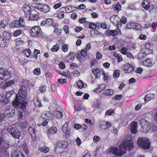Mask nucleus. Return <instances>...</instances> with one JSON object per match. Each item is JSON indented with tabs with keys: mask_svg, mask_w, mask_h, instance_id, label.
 I'll use <instances>...</instances> for the list:
<instances>
[{
	"mask_svg": "<svg viewBox=\"0 0 157 157\" xmlns=\"http://www.w3.org/2000/svg\"><path fill=\"white\" fill-rule=\"evenodd\" d=\"M132 140L124 139L120 145L119 149L116 147H111L110 151L115 155L121 156L125 153L126 150H131L134 147Z\"/></svg>",
	"mask_w": 157,
	"mask_h": 157,
	"instance_id": "f257e3e1",
	"label": "nucleus"
},
{
	"mask_svg": "<svg viewBox=\"0 0 157 157\" xmlns=\"http://www.w3.org/2000/svg\"><path fill=\"white\" fill-rule=\"evenodd\" d=\"M68 145V142L66 141H60L58 142L55 152L58 154L62 153L64 150L67 147Z\"/></svg>",
	"mask_w": 157,
	"mask_h": 157,
	"instance_id": "f03ea898",
	"label": "nucleus"
},
{
	"mask_svg": "<svg viewBox=\"0 0 157 157\" xmlns=\"http://www.w3.org/2000/svg\"><path fill=\"white\" fill-rule=\"evenodd\" d=\"M137 144L144 149H148L150 147V143L147 138H139L137 141Z\"/></svg>",
	"mask_w": 157,
	"mask_h": 157,
	"instance_id": "7ed1b4c3",
	"label": "nucleus"
},
{
	"mask_svg": "<svg viewBox=\"0 0 157 157\" xmlns=\"http://www.w3.org/2000/svg\"><path fill=\"white\" fill-rule=\"evenodd\" d=\"M7 132L16 139H18L20 138L21 132L17 127L9 126L7 129Z\"/></svg>",
	"mask_w": 157,
	"mask_h": 157,
	"instance_id": "20e7f679",
	"label": "nucleus"
},
{
	"mask_svg": "<svg viewBox=\"0 0 157 157\" xmlns=\"http://www.w3.org/2000/svg\"><path fill=\"white\" fill-rule=\"evenodd\" d=\"M27 94L26 87L24 86H21L18 93V96L16 95V98L18 97V100L25 101L27 98Z\"/></svg>",
	"mask_w": 157,
	"mask_h": 157,
	"instance_id": "39448f33",
	"label": "nucleus"
},
{
	"mask_svg": "<svg viewBox=\"0 0 157 157\" xmlns=\"http://www.w3.org/2000/svg\"><path fill=\"white\" fill-rule=\"evenodd\" d=\"M12 73L9 71H4L0 68V79L3 80H6L10 78Z\"/></svg>",
	"mask_w": 157,
	"mask_h": 157,
	"instance_id": "423d86ee",
	"label": "nucleus"
},
{
	"mask_svg": "<svg viewBox=\"0 0 157 157\" xmlns=\"http://www.w3.org/2000/svg\"><path fill=\"white\" fill-rule=\"evenodd\" d=\"M42 33V31L39 27L35 26L32 28L30 31L32 36L34 37L40 36Z\"/></svg>",
	"mask_w": 157,
	"mask_h": 157,
	"instance_id": "0eeeda50",
	"label": "nucleus"
},
{
	"mask_svg": "<svg viewBox=\"0 0 157 157\" xmlns=\"http://www.w3.org/2000/svg\"><path fill=\"white\" fill-rule=\"evenodd\" d=\"M87 52L83 49L80 52V54L77 56L78 59L81 62L83 63L86 61L89 58L87 56Z\"/></svg>",
	"mask_w": 157,
	"mask_h": 157,
	"instance_id": "6e6552de",
	"label": "nucleus"
},
{
	"mask_svg": "<svg viewBox=\"0 0 157 157\" xmlns=\"http://www.w3.org/2000/svg\"><path fill=\"white\" fill-rule=\"evenodd\" d=\"M24 101H21L20 100H18V97H17L15 99V100L12 103L13 106L15 108H17L20 105V108L23 110L25 109V105L23 104H22V102Z\"/></svg>",
	"mask_w": 157,
	"mask_h": 157,
	"instance_id": "1a4fd4ad",
	"label": "nucleus"
},
{
	"mask_svg": "<svg viewBox=\"0 0 157 157\" xmlns=\"http://www.w3.org/2000/svg\"><path fill=\"white\" fill-rule=\"evenodd\" d=\"M37 9L42 12L46 13L50 10L49 6L47 5L40 4L37 7Z\"/></svg>",
	"mask_w": 157,
	"mask_h": 157,
	"instance_id": "9d476101",
	"label": "nucleus"
},
{
	"mask_svg": "<svg viewBox=\"0 0 157 157\" xmlns=\"http://www.w3.org/2000/svg\"><path fill=\"white\" fill-rule=\"evenodd\" d=\"M92 71L96 78H99L102 74L104 73L103 70L95 67L93 68Z\"/></svg>",
	"mask_w": 157,
	"mask_h": 157,
	"instance_id": "9b49d317",
	"label": "nucleus"
},
{
	"mask_svg": "<svg viewBox=\"0 0 157 157\" xmlns=\"http://www.w3.org/2000/svg\"><path fill=\"white\" fill-rule=\"evenodd\" d=\"M5 148L1 149L0 150V157H7L8 155V152L7 151V149L9 147V144H5L4 145Z\"/></svg>",
	"mask_w": 157,
	"mask_h": 157,
	"instance_id": "f8f14e48",
	"label": "nucleus"
},
{
	"mask_svg": "<svg viewBox=\"0 0 157 157\" xmlns=\"http://www.w3.org/2000/svg\"><path fill=\"white\" fill-rule=\"evenodd\" d=\"M123 67L125 73H130L132 72L134 70L132 66L128 63L125 64Z\"/></svg>",
	"mask_w": 157,
	"mask_h": 157,
	"instance_id": "ddd939ff",
	"label": "nucleus"
},
{
	"mask_svg": "<svg viewBox=\"0 0 157 157\" xmlns=\"http://www.w3.org/2000/svg\"><path fill=\"white\" fill-rule=\"evenodd\" d=\"M15 113V110L11 108L10 105H8L6 108L5 113L8 116L14 115Z\"/></svg>",
	"mask_w": 157,
	"mask_h": 157,
	"instance_id": "4468645a",
	"label": "nucleus"
},
{
	"mask_svg": "<svg viewBox=\"0 0 157 157\" xmlns=\"http://www.w3.org/2000/svg\"><path fill=\"white\" fill-rule=\"evenodd\" d=\"M22 10L24 13L28 15H30L31 13V8L28 5L25 4L23 6Z\"/></svg>",
	"mask_w": 157,
	"mask_h": 157,
	"instance_id": "2eb2a0df",
	"label": "nucleus"
},
{
	"mask_svg": "<svg viewBox=\"0 0 157 157\" xmlns=\"http://www.w3.org/2000/svg\"><path fill=\"white\" fill-rule=\"evenodd\" d=\"M118 19L119 17L117 15H113L110 17V20L111 22L114 24L116 23V22H117V26L118 27H120L122 25L119 23V22H117Z\"/></svg>",
	"mask_w": 157,
	"mask_h": 157,
	"instance_id": "dca6fc26",
	"label": "nucleus"
},
{
	"mask_svg": "<svg viewBox=\"0 0 157 157\" xmlns=\"http://www.w3.org/2000/svg\"><path fill=\"white\" fill-rule=\"evenodd\" d=\"M131 132L133 134H135L137 132V123L136 122H133L130 125Z\"/></svg>",
	"mask_w": 157,
	"mask_h": 157,
	"instance_id": "f3484780",
	"label": "nucleus"
},
{
	"mask_svg": "<svg viewBox=\"0 0 157 157\" xmlns=\"http://www.w3.org/2000/svg\"><path fill=\"white\" fill-rule=\"evenodd\" d=\"M105 87L106 85L105 84H101L98 85L96 89H94L93 91L97 93H100L104 90Z\"/></svg>",
	"mask_w": 157,
	"mask_h": 157,
	"instance_id": "a211bd4d",
	"label": "nucleus"
},
{
	"mask_svg": "<svg viewBox=\"0 0 157 157\" xmlns=\"http://www.w3.org/2000/svg\"><path fill=\"white\" fill-rule=\"evenodd\" d=\"M75 57V54L70 52L66 57V61L68 63L71 62L74 59Z\"/></svg>",
	"mask_w": 157,
	"mask_h": 157,
	"instance_id": "6ab92c4d",
	"label": "nucleus"
},
{
	"mask_svg": "<svg viewBox=\"0 0 157 157\" xmlns=\"http://www.w3.org/2000/svg\"><path fill=\"white\" fill-rule=\"evenodd\" d=\"M44 116L42 115V117L46 119L51 120L53 118V116L52 113L50 111L46 112L44 114Z\"/></svg>",
	"mask_w": 157,
	"mask_h": 157,
	"instance_id": "aec40b11",
	"label": "nucleus"
},
{
	"mask_svg": "<svg viewBox=\"0 0 157 157\" xmlns=\"http://www.w3.org/2000/svg\"><path fill=\"white\" fill-rule=\"evenodd\" d=\"M29 131L31 135L32 140L35 141L36 137L35 128L30 127L29 128Z\"/></svg>",
	"mask_w": 157,
	"mask_h": 157,
	"instance_id": "412c9836",
	"label": "nucleus"
},
{
	"mask_svg": "<svg viewBox=\"0 0 157 157\" xmlns=\"http://www.w3.org/2000/svg\"><path fill=\"white\" fill-rule=\"evenodd\" d=\"M33 103L36 107L39 108L42 106V104L41 103L40 100L37 97L34 98Z\"/></svg>",
	"mask_w": 157,
	"mask_h": 157,
	"instance_id": "4be33fe9",
	"label": "nucleus"
},
{
	"mask_svg": "<svg viewBox=\"0 0 157 157\" xmlns=\"http://www.w3.org/2000/svg\"><path fill=\"white\" fill-rule=\"evenodd\" d=\"M77 86L78 88L80 89H81L82 88H85L87 86L86 83H84L81 80H79L77 82Z\"/></svg>",
	"mask_w": 157,
	"mask_h": 157,
	"instance_id": "5701e85b",
	"label": "nucleus"
},
{
	"mask_svg": "<svg viewBox=\"0 0 157 157\" xmlns=\"http://www.w3.org/2000/svg\"><path fill=\"white\" fill-rule=\"evenodd\" d=\"M113 90L111 89L106 90L103 92V94L107 96H111L113 94Z\"/></svg>",
	"mask_w": 157,
	"mask_h": 157,
	"instance_id": "b1692460",
	"label": "nucleus"
},
{
	"mask_svg": "<svg viewBox=\"0 0 157 157\" xmlns=\"http://www.w3.org/2000/svg\"><path fill=\"white\" fill-rule=\"evenodd\" d=\"M154 97V95L153 94L151 93L148 94L145 96L144 101L145 102H147Z\"/></svg>",
	"mask_w": 157,
	"mask_h": 157,
	"instance_id": "393cba45",
	"label": "nucleus"
},
{
	"mask_svg": "<svg viewBox=\"0 0 157 157\" xmlns=\"http://www.w3.org/2000/svg\"><path fill=\"white\" fill-rule=\"evenodd\" d=\"M142 6L146 10L148 9L150 6V3L148 0H144L142 3Z\"/></svg>",
	"mask_w": 157,
	"mask_h": 157,
	"instance_id": "a878e982",
	"label": "nucleus"
},
{
	"mask_svg": "<svg viewBox=\"0 0 157 157\" xmlns=\"http://www.w3.org/2000/svg\"><path fill=\"white\" fill-rule=\"evenodd\" d=\"M9 102L8 99L6 98L5 97L4 95H0V102L3 103V104L6 105L7 102Z\"/></svg>",
	"mask_w": 157,
	"mask_h": 157,
	"instance_id": "bb28decb",
	"label": "nucleus"
},
{
	"mask_svg": "<svg viewBox=\"0 0 157 157\" xmlns=\"http://www.w3.org/2000/svg\"><path fill=\"white\" fill-rule=\"evenodd\" d=\"M121 32L120 29L118 28L114 30H111L109 32L110 34L113 36H114L116 35H117L118 33H119Z\"/></svg>",
	"mask_w": 157,
	"mask_h": 157,
	"instance_id": "cd10ccee",
	"label": "nucleus"
},
{
	"mask_svg": "<svg viewBox=\"0 0 157 157\" xmlns=\"http://www.w3.org/2000/svg\"><path fill=\"white\" fill-rule=\"evenodd\" d=\"M57 129L55 127H51L48 130V133L51 134L56 133L57 132Z\"/></svg>",
	"mask_w": 157,
	"mask_h": 157,
	"instance_id": "c85d7f7f",
	"label": "nucleus"
},
{
	"mask_svg": "<svg viewBox=\"0 0 157 157\" xmlns=\"http://www.w3.org/2000/svg\"><path fill=\"white\" fill-rule=\"evenodd\" d=\"M142 64L145 66L149 67L152 64V63L150 59H148L144 60Z\"/></svg>",
	"mask_w": 157,
	"mask_h": 157,
	"instance_id": "c756f323",
	"label": "nucleus"
},
{
	"mask_svg": "<svg viewBox=\"0 0 157 157\" xmlns=\"http://www.w3.org/2000/svg\"><path fill=\"white\" fill-rule=\"evenodd\" d=\"M12 157H24L23 154L20 151H16L12 154Z\"/></svg>",
	"mask_w": 157,
	"mask_h": 157,
	"instance_id": "7c9ffc66",
	"label": "nucleus"
},
{
	"mask_svg": "<svg viewBox=\"0 0 157 157\" xmlns=\"http://www.w3.org/2000/svg\"><path fill=\"white\" fill-rule=\"evenodd\" d=\"M62 9V8H60L59 10V11L55 14V15H56L57 17L60 19L63 18L64 16L63 12L60 11Z\"/></svg>",
	"mask_w": 157,
	"mask_h": 157,
	"instance_id": "2f4dec72",
	"label": "nucleus"
},
{
	"mask_svg": "<svg viewBox=\"0 0 157 157\" xmlns=\"http://www.w3.org/2000/svg\"><path fill=\"white\" fill-rule=\"evenodd\" d=\"M54 115L57 119H60L62 117V113L59 111H56L55 112Z\"/></svg>",
	"mask_w": 157,
	"mask_h": 157,
	"instance_id": "473e14b6",
	"label": "nucleus"
},
{
	"mask_svg": "<svg viewBox=\"0 0 157 157\" xmlns=\"http://www.w3.org/2000/svg\"><path fill=\"white\" fill-rule=\"evenodd\" d=\"M39 150L41 152L45 153H47L49 151V148L48 147L45 146L42 147H39Z\"/></svg>",
	"mask_w": 157,
	"mask_h": 157,
	"instance_id": "72a5a7b5",
	"label": "nucleus"
},
{
	"mask_svg": "<svg viewBox=\"0 0 157 157\" xmlns=\"http://www.w3.org/2000/svg\"><path fill=\"white\" fill-rule=\"evenodd\" d=\"M8 25L6 20H3L1 22H0V29L2 28H4L6 27Z\"/></svg>",
	"mask_w": 157,
	"mask_h": 157,
	"instance_id": "f704fd0d",
	"label": "nucleus"
},
{
	"mask_svg": "<svg viewBox=\"0 0 157 157\" xmlns=\"http://www.w3.org/2000/svg\"><path fill=\"white\" fill-rule=\"evenodd\" d=\"M6 45V42L5 40L1 36H0V46L4 47Z\"/></svg>",
	"mask_w": 157,
	"mask_h": 157,
	"instance_id": "c9c22d12",
	"label": "nucleus"
},
{
	"mask_svg": "<svg viewBox=\"0 0 157 157\" xmlns=\"http://www.w3.org/2000/svg\"><path fill=\"white\" fill-rule=\"evenodd\" d=\"M106 122L105 121H100L99 123V125L100 127L104 130H106Z\"/></svg>",
	"mask_w": 157,
	"mask_h": 157,
	"instance_id": "e433bc0d",
	"label": "nucleus"
},
{
	"mask_svg": "<svg viewBox=\"0 0 157 157\" xmlns=\"http://www.w3.org/2000/svg\"><path fill=\"white\" fill-rule=\"evenodd\" d=\"M121 5L119 3H118L115 6L114 10L116 12H119L121 10Z\"/></svg>",
	"mask_w": 157,
	"mask_h": 157,
	"instance_id": "4c0bfd02",
	"label": "nucleus"
},
{
	"mask_svg": "<svg viewBox=\"0 0 157 157\" xmlns=\"http://www.w3.org/2000/svg\"><path fill=\"white\" fill-rule=\"evenodd\" d=\"M18 23L19 21H13L11 24V27L13 28H19V25Z\"/></svg>",
	"mask_w": 157,
	"mask_h": 157,
	"instance_id": "58836bf2",
	"label": "nucleus"
},
{
	"mask_svg": "<svg viewBox=\"0 0 157 157\" xmlns=\"http://www.w3.org/2000/svg\"><path fill=\"white\" fill-rule=\"evenodd\" d=\"M135 27V23L133 22L128 23L126 25V28L129 29H134Z\"/></svg>",
	"mask_w": 157,
	"mask_h": 157,
	"instance_id": "ea45409f",
	"label": "nucleus"
},
{
	"mask_svg": "<svg viewBox=\"0 0 157 157\" xmlns=\"http://www.w3.org/2000/svg\"><path fill=\"white\" fill-rule=\"evenodd\" d=\"M120 75V71L119 70H116L113 71V77L115 79H117Z\"/></svg>",
	"mask_w": 157,
	"mask_h": 157,
	"instance_id": "a19ab883",
	"label": "nucleus"
},
{
	"mask_svg": "<svg viewBox=\"0 0 157 157\" xmlns=\"http://www.w3.org/2000/svg\"><path fill=\"white\" fill-rule=\"evenodd\" d=\"M3 36L6 40L9 39L11 37L10 34L6 31L3 33Z\"/></svg>",
	"mask_w": 157,
	"mask_h": 157,
	"instance_id": "79ce46f5",
	"label": "nucleus"
},
{
	"mask_svg": "<svg viewBox=\"0 0 157 157\" xmlns=\"http://www.w3.org/2000/svg\"><path fill=\"white\" fill-rule=\"evenodd\" d=\"M15 84V82L14 81L10 80L7 82L5 84V87H8L10 86H13Z\"/></svg>",
	"mask_w": 157,
	"mask_h": 157,
	"instance_id": "37998d69",
	"label": "nucleus"
},
{
	"mask_svg": "<svg viewBox=\"0 0 157 157\" xmlns=\"http://www.w3.org/2000/svg\"><path fill=\"white\" fill-rule=\"evenodd\" d=\"M59 47L58 44H55L53 46L51 49V51L52 52H57L59 49Z\"/></svg>",
	"mask_w": 157,
	"mask_h": 157,
	"instance_id": "c03bdc74",
	"label": "nucleus"
},
{
	"mask_svg": "<svg viewBox=\"0 0 157 157\" xmlns=\"http://www.w3.org/2000/svg\"><path fill=\"white\" fill-rule=\"evenodd\" d=\"M23 53L27 57H29L31 54V51L29 49H25Z\"/></svg>",
	"mask_w": 157,
	"mask_h": 157,
	"instance_id": "a18cd8bd",
	"label": "nucleus"
},
{
	"mask_svg": "<svg viewBox=\"0 0 157 157\" xmlns=\"http://www.w3.org/2000/svg\"><path fill=\"white\" fill-rule=\"evenodd\" d=\"M22 31L21 30L17 29L16 30L13 34V36L15 37H17L20 35L22 33Z\"/></svg>",
	"mask_w": 157,
	"mask_h": 157,
	"instance_id": "49530a36",
	"label": "nucleus"
},
{
	"mask_svg": "<svg viewBox=\"0 0 157 157\" xmlns=\"http://www.w3.org/2000/svg\"><path fill=\"white\" fill-rule=\"evenodd\" d=\"M61 29H55L54 34L56 36H59L61 34Z\"/></svg>",
	"mask_w": 157,
	"mask_h": 157,
	"instance_id": "de8ad7c7",
	"label": "nucleus"
},
{
	"mask_svg": "<svg viewBox=\"0 0 157 157\" xmlns=\"http://www.w3.org/2000/svg\"><path fill=\"white\" fill-rule=\"evenodd\" d=\"M64 8L67 13H71L73 11V7L72 6H67Z\"/></svg>",
	"mask_w": 157,
	"mask_h": 157,
	"instance_id": "09e8293b",
	"label": "nucleus"
},
{
	"mask_svg": "<svg viewBox=\"0 0 157 157\" xmlns=\"http://www.w3.org/2000/svg\"><path fill=\"white\" fill-rule=\"evenodd\" d=\"M38 17L36 15H31L29 17V19L32 21H35L38 20Z\"/></svg>",
	"mask_w": 157,
	"mask_h": 157,
	"instance_id": "8fccbe9b",
	"label": "nucleus"
},
{
	"mask_svg": "<svg viewBox=\"0 0 157 157\" xmlns=\"http://www.w3.org/2000/svg\"><path fill=\"white\" fill-rule=\"evenodd\" d=\"M46 25H51L54 22V20L52 18L47 19L46 20Z\"/></svg>",
	"mask_w": 157,
	"mask_h": 157,
	"instance_id": "3c124183",
	"label": "nucleus"
},
{
	"mask_svg": "<svg viewBox=\"0 0 157 157\" xmlns=\"http://www.w3.org/2000/svg\"><path fill=\"white\" fill-rule=\"evenodd\" d=\"M18 24L20 26L22 27L24 26L25 24L24 20L23 18L22 17L20 18L18 21Z\"/></svg>",
	"mask_w": 157,
	"mask_h": 157,
	"instance_id": "603ef678",
	"label": "nucleus"
},
{
	"mask_svg": "<svg viewBox=\"0 0 157 157\" xmlns=\"http://www.w3.org/2000/svg\"><path fill=\"white\" fill-rule=\"evenodd\" d=\"M14 93V90H13L10 91H8L6 92V98H9L11 97V95Z\"/></svg>",
	"mask_w": 157,
	"mask_h": 157,
	"instance_id": "864d4df0",
	"label": "nucleus"
},
{
	"mask_svg": "<svg viewBox=\"0 0 157 157\" xmlns=\"http://www.w3.org/2000/svg\"><path fill=\"white\" fill-rule=\"evenodd\" d=\"M46 87L45 85H42L39 88V91L42 93H43L46 90Z\"/></svg>",
	"mask_w": 157,
	"mask_h": 157,
	"instance_id": "5fc2aeb1",
	"label": "nucleus"
},
{
	"mask_svg": "<svg viewBox=\"0 0 157 157\" xmlns=\"http://www.w3.org/2000/svg\"><path fill=\"white\" fill-rule=\"evenodd\" d=\"M128 50V49L127 48L124 47L121 48V52L122 54L125 55L127 53V52Z\"/></svg>",
	"mask_w": 157,
	"mask_h": 157,
	"instance_id": "6e6d98bb",
	"label": "nucleus"
},
{
	"mask_svg": "<svg viewBox=\"0 0 157 157\" xmlns=\"http://www.w3.org/2000/svg\"><path fill=\"white\" fill-rule=\"evenodd\" d=\"M68 46L67 44H64L63 45L62 48V49L63 51L65 52H67L68 49Z\"/></svg>",
	"mask_w": 157,
	"mask_h": 157,
	"instance_id": "4d7b16f0",
	"label": "nucleus"
},
{
	"mask_svg": "<svg viewBox=\"0 0 157 157\" xmlns=\"http://www.w3.org/2000/svg\"><path fill=\"white\" fill-rule=\"evenodd\" d=\"M58 82L59 83L61 84H63L67 82V79L66 78L59 79L58 80Z\"/></svg>",
	"mask_w": 157,
	"mask_h": 157,
	"instance_id": "13d9d810",
	"label": "nucleus"
},
{
	"mask_svg": "<svg viewBox=\"0 0 157 157\" xmlns=\"http://www.w3.org/2000/svg\"><path fill=\"white\" fill-rule=\"evenodd\" d=\"M69 27L67 25H65L63 27V31L66 34H68L69 33Z\"/></svg>",
	"mask_w": 157,
	"mask_h": 157,
	"instance_id": "bf43d9fd",
	"label": "nucleus"
},
{
	"mask_svg": "<svg viewBox=\"0 0 157 157\" xmlns=\"http://www.w3.org/2000/svg\"><path fill=\"white\" fill-rule=\"evenodd\" d=\"M34 73L37 75H39L40 74V70L39 68H35L33 71Z\"/></svg>",
	"mask_w": 157,
	"mask_h": 157,
	"instance_id": "052dcab7",
	"label": "nucleus"
},
{
	"mask_svg": "<svg viewBox=\"0 0 157 157\" xmlns=\"http://www.w3.org/2000/svg\"><path fill=\"white\" fill-rule=\"evenodd\" d=\"M114 113V110L113 109H110L107 110L105 113L106 115L110 116Z\"/></svg>",
	"mask_w": 157,
	"mask_h": 157,
	"instance_id": "680f3d73",
	"label": "nucleus"
},
{
	"mask_svg": "<svg viewBox=\"0 0 157 157\" xmlns=\"http://www.w3.org/2000/svg\"><path fill=\"white\" fill-rule=\"evenodd\" d=\"M27 124L25 122L21 121L19 124V126L22 128H25L27 127Z\"/></svg>",
	"mask_w": 157,
	"mask_h": 157,
	"instance_id": "e2e57ef3",
	"label": "nucleus"
},
{
	"mask_svg": "<svg viewBox=\"0 0 157 157\" xmlns=\"http://www.w3.org/2000/svg\"><path fill=\"white\" fill-rule=\"evenodd\" d=\"M121 22L124 24H125L127 21V19L125 17L123 16L121 17L120 20Z\"/></svg>",
	"mask_w": 157,
	"mask_h": 157,
	"instance_id": "0e129e2a",
	"label": "nucleus"
},
{
	"mask_svg": "<svg viewBox=\"0 0 157 157\" xmlns=\"http://www.w3.org/2000/svg\"><path fill=\"white\" fill-rule=\"evenodd\" d=\"M136 29L137 30H140L141 29H142V26L141 25L139 24L136 23L135 24V27L134 28Z\"/></svg>",
	"mask_w": 157,
	"mask_h": 157,
	"instance_id": "69168bd1",
	"label": "nucleus"
},
{
	"mask_svg": "<svg viewBox=\"0 0 157 157\" xmlns=\"http://www.w3.org/2000/svg\"><path fill=\"white\" fill-rule=\"evenodd\" d=\"M59 68L62 69H63L65 68V65L64 63L62 62H60L59 64Z\"/></svg>",
	"mask_w": 157,
	"mask_h": 157,
	"instance_id": "338daca9",
	"label": "nucleus"
},
{
	"mask_svg": "<svg viewBox=\"0 0 157 157\" xmlns=\"http://www.w3.org/2000/svg\"><path fill=\"white\" fill-rule=\"evenodd\" d=\"M97 60L95 59H93L91 61L90 66L91 67L96 66L97 64Z\"/></svg>",
	"mask_w": 157,
	"mask_h": 157,
	"instance_id": "774afa93",
	"label": "nucleus"
}]
</instances>
